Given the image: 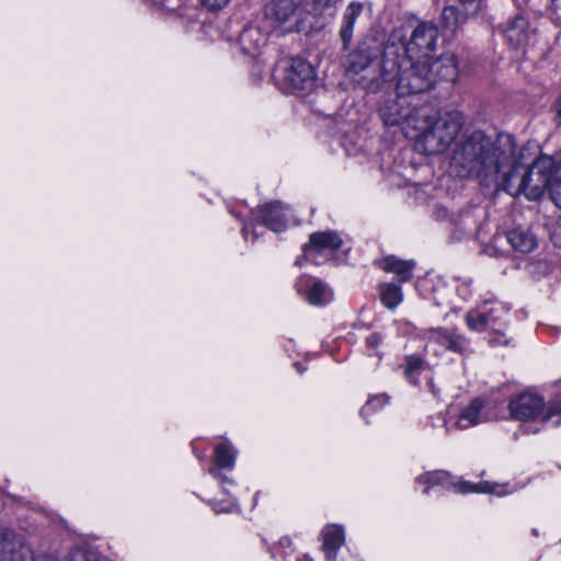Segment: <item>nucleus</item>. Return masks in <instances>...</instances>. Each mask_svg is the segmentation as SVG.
Returning a JSON list of instances; mask_svg holds the SVG:
<instances>
[{
    "mask_svg": "<svg viewBox=\"0 0 561 561\" xmlns=\"http://www.w3.org/2000/svg\"><path fill=\"white\" fill-rule=\"evenodd\" d=\"M514 149L511 135H500L491 140L480 130L463 135L451 151L449 167L459 178H476L480 184L494 188L503 181L502 168L507 167Z\"/></svg>",
    "mask_w": 561,
    "mask_h": 561,
    "instance_id": "1",
    "label": "nucleus"
},
{
    "mask_svg": "<svg viewBox=\"0 0 561 561\" xmlns=\"http://www.w3.org/2000/svg\"><path fill=\"white\" fill-rule=\"evenodd\" d=\"M380 77L385 83L396 82L399 98L427 92L435 84L428 60L400 55L392 49L383 54Z\"/></svg>",
    "mask_w": 561,
    "mask_h": 561,
    "instance_id": "2",
    "label": "nucleus"
},
{
    "mask_svg": "<svg viewBox=\"0 0 561 561\" xmlns=\"http://www.w3.org/2000/svg\"><path fill=\"white\" fill-rule=\"evenodd\" d=\"M552 168L553 160L551 158L540 157L526 172L522 173V165L516 159V145L514 144L507 167L501 170L503 181H499L493 190L505 191L512 196L524 194L528 199L536 201L541 197L546 188H550V184L553 182L551 179Z\"/></svg>",
    "mask_w": 561,
    "mask_h": 561,
    "instance_id": "3",
    "label": "nucleus"
},
{
    "mask_svg": "<svg viewBox=\"0 0 561 561\" xmlns=\"http://www.w3.org/2000/svg\"><path fill=\"white\" fill-rule=\"evenodd\" d=\"M424 122L414 126H403L407 136L415 137L416 149L424 154L445 152L459 135L463 118L459 112H447L426 126Z\"/></svg>",
    "mask_w": 561,
    "mask_h": 561,
    "instance_id": "4",
    "label": "nucleus"
},
{
    "mask_svg": "<svg viewBox=\"0 0 561 561\" xmlns=\"http://www.w3.org/2000/svg\"><path fill=\"white\" fill-rule=\"evenodd\" d=\"M507 409L511 417L520 422L536 420L548 422L561 413V397L546 405L540 396L526 391L511 398Z\"/></svg>",
    "mask_w": 561,
    "mask_h": 561,
    "instance_id": "5",
    "label": "nucleus"
},
{
    "mask_svg": "<svg viewBox=\"0 0 561 561\" xmlns=\"http://www.w3.org/2000/svg\"><path fill=\"white\" fill-rule=\"evenodd\" d=\"M302 0H272L265 7V19L282 34L299 32L302 22Z\"/></svg>",
    "mask_w": 561,
    "mask_h": 561,
    "instance_id": "6",
    "label": "nucleus"
},
{
    "mask_svg": "<svg viewBox=\"0 0 561 561\" xmlns=\"http://www.w3.org/2000/svg\"><path fill=\"white\" fill-rule=\"evenodd\" d=\"M508 308L503 302H494L490 308L484 304L466 314V324L470 330H490L500 333V328H506Z\"/></svg>",
    "mask_w": 561,
    "mask_h": 561,
    "instance_id": "7",
    "label": "nucleus"
},
{
    "mask_svg": "<svg viewBox=\"0 0 561 561\" xmlns=\"http://www.w3.org/2000/svg\"><path fill=\"white\" fill-rule=\"evenodd\" d=\"M283 89L288 93H298L311 90L316 72L313 67L301 58H291L283 70Z\"/></svg>",
    "mask_w": 561,
    "mask_h": 561,
    "instance_id": "8",
    "label": "nucleus"
},
{
    "mask_svg": "<svg viewBox=\"0 0 561 561\" xmlns=\"http://www.w3.org/2000/svg\"><path fill=\"white\" fill-rule=\"evenodd\" d=\"M437 27L431 22L420 23L412 32L402 55L432 60L437 42Z\"/></svg>",
    "mask_w": 561,
    "mask_h": 561,
    "instance_id": "9",
    "label": "nucleus"
},
{
    "mask_svg": "<svg viewBox=\"0 0 561 561\" xmlns=\"http://www.w3.org/2000/svg\"><path fill=\"white\" fill-rule=\"evenodd\" d=\"M33 548L12 530L0 528V561H32Z\"/></svg>",
    "mask_w": 561,
    "mask_h": 561,
    "instance_id": "10",
    "label": "nucleus"
},
{
    "mask_svg": "<svg viewBox=\"0 0 561 561\" xmlns=\"http://www.w3.org/2000/svg\"><path fill=\"white\" fill-rule=\"evenodd\" d=\"M289 215L290 209L279 202L267 203L251 211L252 220L268 227L275 232L286 229Z\"/></svg>",
    "mask_w": 561,
    "mask_h": 561,
    "instance_id": "11",
    "label": "nucleus"
},
{
    "mask_svg": "<svg viewBox=\"0 0 561 561\" xmlns=\"http://www.w3.org/2000/svg\"><path fill=\"white\" fill-rule=\"evenodd\" d=\"M417 111H412L404 101L399 99L388 100L380 107V117L385 125L396 126L407 124V126H414L420 123Z\"/></svg>",
    "mask_w": 561,
    "mask_h": 561,
    "instance_id": "12",
    "label": "nucleus"
},
{
    "mask_svg": "<svg viewBox=\"0 0 561 561\" xmlns=\"http://www.w3.org/2000/svg\"><path fill=\"white\" fill-rule=\"evenodd\" d=\"M380 45L376 39L363 41L346 58V71L359 73L367 69L380 54Z\"/></svg>",
    "mask_w": 561,
    "mask_h": 561,
    "instance_id": "13",
    "label": "nucleus"
},
{
    "mask_svg": "<svg viewBox=\"0 0 561 561\" xmlns=\"http://www.w3.org/2000/svg\"><path fill=\"white\" fill-rule=\"evenodd\" d=\"M495 417L494 413L485 409L483 401L476 398L460 411L455 426L458 430H467L493 421Z\"/></svg>",
    "mask_w": 561,
    "mask_h": 561,
    "instance_id": "14",
    "label": "nucleus"
},
{
    "mask_svg": "<svg viewBox=\"0 0 561 561\" xmlns=\"http://www.w3.org/2000/svg\"><path fill=\"white\" fill-rule=\"evenodd\" d=\"M503 33L511 47L522 48L528 44L534 31L526 18L517 14L507 22Z\"/></svg>",
    "mask_w": 561,
    "mask_h": 561,
    "instance_id": "15",
    "label": "nucleus"
},
{
    "mask_svg": "<svg viewBox=\"0 0 561 561\" xmlns=\"http://www.w3.org/2000/svg\"><path fill=\"white\" fill-rule=\"evenodd\" d=\"M363 12V4L358 2H351L343 14L342 25L340 28V37L343 42V47L347 48L353 37V30L358 22Z\"/></svg>",
    "mask_w": 561,
    "mask_h": 561,
    "instance_id": "16",
    "label": "nucleus"
},
{
    "mask_svg": "<svg viewBox=\"0 0 561 561\" xmlns=\"http://www.w3.org/2000/svg\"><path fill=\"white\" fill-rule=\"evenodd\" d=\"M378 265L382 271L396 274L400 282L405 283L412 278L415 262L412 260H400L391 255L380 260Z\"/></svg>",
    "mask_w": 561,
    "mask_h": 561,
    "instance_id": "17",
    "label": "nucleus"
},
{
    "mask_svg": "<svg viewBox=\"0 0 561 561\" xmlns=\"http://www.w3.org/2000/svg\"><path fill=\"white\" fill-rule=\"evenodd\" d=\"M239 43L245 55L255 56L260 48L265 45L266 34L259 27L248 26L241 32Z\"/></svg>",
    "mask_w": 561,
    "mask_h": 561,
    "instance_id": "18",
    "label": "nucleus"
},
{
    "mask_svg": "<svg viewBox=\"0 0 561 561\" xmlns=\"http://www.w3.org/2000/svg\"><path fill=\"white\" fill-rule=\"evenodd\" d=\"M343 244L340 236L334 231L314 232L309 238V243L304 247V251L314 250L321 252L323 250H339Z\"/></svg>",
    "mask_w": 561,
    "mask_h": 561,
    "instance_id": "19",
    "label": "nucleus"
},
{
    "mask_svg": "<svg viewBox=\"0 0 561 561\" xmlns=\"http://www.w3.org/2000/svg\"><path fill=\"white\" fill-rule=\"evenodd\" d=\"M430 67L437 78L446 81H455L458 75L457 58L454 54H444L438 59L430 60Z\"/></svg>",
    "mask_w": 561,
    "mask_h": 561,
    "instance_id": "20",
    "label": "nucleus"
},
{
    "mask_svg": "<svg viewBox=\"0 0 561 561\" xmlns=\"http://www.w3.org/2000/svg\"><path fill=\"white\" fill-rule=\"evenodd\" d=\"M322 549L331 560L335 559L336 552L344 543V533L339 526H327L322 530Z\"/></svg>",
    "mask_w": 561,
    "mask_h": 561,
    "instance_id": "21",
    "label": "nucleus"
},
{
    "mask_svg": "<svg viewBox=\"0 0 561 561\" xmlns=\"http://www.w3.org/2000/svg\"><path fill=\"white\" fill-rule=\"evenodd\" d=\"M508 243L522 253L531 252L537 247V240L533 233L522 228H515L506 233Z\"/></svg>",
    "mask_w": 561,
    "mask_h": 561,
    "instance_id": "22",
    "label": "nucleus"
},
{
    "mask_svg": "<svg viewBox=\"0 0 561 561\" xmlns=\"http://www.w3.org/2000/svg\"><path fill=\"white\" fill-rule=\"evenodd\" d=\"M422 337L425 340V351L438 355L446 351L448 330L445 328H431L423 332Z\"/></svg>",
    "mask_w": 561,
    "mask_h": 561,
    "instance_id": "23",
    "label": "nucleus"
},
{
    "mask_svg": "<svg viewBox=\"0 0 561 561\" xmlns=\"http://www.w3.org/2000/svg\"><path fill=\"white\" fill-rule=\"evenodd\" d=\"M99 554L91 550H75L64 557L62 561H98ZM32 561H58L55 556L36 553Z\"/></svg>",
    "mask_w": 561,
    "mask_h": 561,
    "instance_id": "24",
    "label": "nucleus"
},
{
    "mask_svg": "<svg viewBox=\"0 0 561 561\" xmlns=\"http://www.w3.org/2000/svg\"><path fill=\"white\" fill-rule=\"evenodd\" d=\"M446 351L453 352L460 356H467L471 353L470 340L457 332V330H448Z\"/></svg>",
    "mask_w": 561,
    "mask_h": 561,
    "instance_id": "25",
    "label": "nucleus"
},
{
    "mask_svg": "<svg viewBox=\"0 0 561 561\" xmlns=\"http://www.w3.org/2000/svg\"><path fill=\"white\" fill-rule=\"evenodd\" d=\"M380 299L385 307L388 309H394L402 301V290L400 286L388 283L381 286Z\"/></svg>",
    "mask_w": 561,
    "mask_h": 561,
    "instance_id": "26",
    "label": "nucleus"
},
{
    "mask_svg": "<svg viewBox=\"0 0 561 561\" xmlns=\"http://www.w3.org/2000/svg\"><path fill=\"white\" fill-rule=\"evenodd\" d=\"M236 461V453L228 444H219L215 448V462L218 468L232 469Z\"/></svg>",
    "mask_w": 561,
    "mask_h": 561,
    "instance_id": "27",
    "label": "nucleus"
},
{
    "mask_svg": "<svg viewBox=\"0 0 561 561\" xmlns=\"http://www.w3.org/2000/svg\"><path fill=\"white\" fill-rule=\"evenodd\" d=\"M307 300L314 306H322L331 300V291L322 282H316L307 293Z\"/></svg>",
    "mask_w": 561,
    "mask_h": 561,
    "instance_id": "28",
    "label": "nucleus"
},
{
    "mask_svg": "<svg viewBox=\"0 0 561 561\" xmlns=\"http://www.w3.org/2000/svg\"><path fill=\"white\" fill-rule=\"evenodd\" d=\"M442 22L445 28L450 30L451 32L456 31L465 23V18L462 16V12H460V8H456L455 5L444 8L442 12Z\"/></svg>",
    "mask_w": 561,
    "mask_h": 561,
    "instance_id": "29",
    "label": "nucleus"
},
{
    "mask_svg": "<svg viewBox=\"0 0 561 561\" xmlns=\"http://www.w3.org/2000/svg\"><path fill=\"white\" fill-rule=\"evenodd\" d=\"M497 488L502 489L500 485H493L490 482H483L478 484H470L468 482H462L457 485V489L460 493H470V492H483V493H496L499 495L504 494V492L501 490H497Z\"/></svg>",
    "mask_w": 561,
    "mask_h": 561,
    "instance_id": "30",
    "label": "nucleus"
},
{
    "mask_svg": "<svg viewBox=\"0 0 561 561\" xmlns=\"http://www.w3.org/2000/svg\"><path fill=\"white\" fill-rule=\"evenodd\" d=\"M388 400L389 398L386 394H376L370 397L366 404L363 407L360 414L364 417L368 416L371 412L385 407L388 403Z\"/></svg>",
    "mask_w": 561,
    "mask_h": 561,
    "instance_id": "31",
    "label": "nucleus"
},
{
    "mask_svg": "<svg viewBox=\"0 0 561 561\" xmlns=\"http://www.w3.org/2000/svg\"><path fill=\"white\" fill-rule=\"evenodd\" d=\"M456 8H460V12H462V16L465 18V22L470 18L476 16L481 7L480 0H459V3L455 5Z\"/></svg>",
    "mask_w": 561,
    "mask_h": 561,
    "instance_id": "32",
    "label": "nucleus"
},
{
    "mask_svg": "<svg viewBox=\"0 0 561 561\" xmlns=\"http://www.w3.org/2000/svg\"><path fill=\"white\" fill-rule=\"evenodd\" d=\"M449 473L447 471H433L422 474L417 478L420 483L443 484L448 481Z\"/></svg>",
    "mask_w": 561,
    "mask_h": 561,
    "instance_id": "33",
    "label": "nucleus"
},
{
    "mask_svg": "<svg viewBox=\"0 0 561 561\" xmlns=\"http://www.w3.org/2000/svg\"><path fill=\"white\" fill-rule=\"evenodd\" d=\"M423 360L417 356H410L405 360L404 375L412 381L414 375L421 369Z\"/></svg>",
    "mask_w": 561,
    "mask_h": 561,
    "instance_id": "34",
    "label": "nucleus"
},
{
    "mask_svg": "<svg viewBox=\"0 0 561 561\" xmlns=\"http://www.w3.org/2000/svg\"><path fill=\"white\" fill-rule=\"evenodd\" d=\"M550 197L553 204L561 209V181L556 180L550 184Z\"/></svg>",
    "mask_w": 561,
    "mask_h": 561,
    "instance_id": "35",
    "label": "nucleus"
},
{
    "mask_svg": "<svg viewBox=\"0 0 561 561\" xmlns=\"http://www.w3.org/2000/svg\"><path fill=\"white\" fill-rule=\"evenodd\" d=\"M504 329L505 328H500V333H495L494 331H491V336H490L489 342L492 346L508 344L510 340L506 337V335L504 333Z\"/></svg>",
    "mask_w": 561,
    "mask_h": 561,
    "instance_id": "36",
    "label": "nucleus"
},
{
    "mask_svg": "<svg viewBox=\"0 0 561 561\" xmlns=\"http://www.w3.org/2000/svg\"><path fill=\"white\" fill-rule=\"evenodd\" d=\"M229 1L230 0H201L202 4L210 11L224 8Z\"/></svg>",
    "mask_w": 561,
    "mask_h": 561,
    "instance_id": "37",
    "label": "nucleus"
},
{
    "mask_svg": "<svg viewBox=\"0 0 561 561\" xmlns=\"http://www.w3.org/2000/svg\"><path fill=\"white\" fill-rule=\"evenodd\" d=\"M234 506L236 504L233 502H229L227 505H219L218 503L213 504V507L217 513H229Z\"/></svg>",
    "mask_w": 561,
    "mask_h": 561,
    "instance_id": "38",
    "label": "nucleus"
},
{
    "mask_svg": "<svg viewBox=\"0 0 561 561\" xmlns=\"http://www.w3.org/2000/svg\"><path fill=\"white\" fill-rule=\"evenodd\" d=\"M366 343L369 347L375 348L381 343V336L378 333H373L367 337Z\"/></svg>",
    "mask_w": 561,
    "mask_h": 561,
    "instance_id": "39",
    "label": "nucleus"
},
{
    "mask_svg": "<svg viewBox=\"0 0 561 561\" xmlns=\"http://www.w3.org/2000/svg\"><path fill=\"white\" fill-rule=\"evenodd\" d=\"M461 285L457 288L458 293L460 295H466L468 291V288L472 284V280L470 278H460Z\"/></svg>",
    "mask_w": 561,
    "mask_h": 561,
    "instance_id": "40",
    "label": "nucleus"
},
{
    "mask_svg": "<svg viewBox=\"0 0 561 561\" xmlns=\"http://www.w3.org/2000/svg\"><path fill=\"white\" fill-rule=\"evenodd\" d=\"M279 545L282 547H289L291 545V540L288 537H284L279 540Z\"/></svg>",
    "mask_w": 561,
    "mask_h": 561,
    "instance_id": "41",
    "label": "nucleus"
},
{
    "mask_svg": "<svg viewBox=\"0 0 561 561\" xmlns=\"http://www.w3.org/2000/svg\"><path fill=\"white\" fill-rule=\"evenodd\" d=\"M161 5L165 9V10H174V8H172L171 5H169V1L168 0H162L161 1Z\"/></svg>",
    "mask_w": 561,
    "mask_h": 561,
    "instance_id": "42",
    "label": "nucleus"
},
{
    "mask_svg": "<svg viewBox=\"0 0 561 561\" xmlns=\"http://www.w3.org/2000/svg\"><path fill=\"white\" fill-rule=\"evenodd\" d=\"M209 473H210L211 476H214L215 478H217V479H220V478H221V476L219 474V472H218V471H217V469H215V468H210V469H209Z\"/></svg>",
    "mask_w": 561,
    "mask_h": 561,
    "instance_id": "43",
    "label": "nucleus"
},
{
    "mask_svg": "<svg viewBox=\"0 0 561 561\" xmlns=\"http://www.w3.org/2000/svg\"><path fill=\"white\" fill-rule=\"evenodd\" d=\"M551 3L553 4L554 8H561V0H551Z\"/></svg>",
    "mask_w": 561,
    "mask_h": 561,
    "instance_id": "44",
    "label": "nucleus"
},
{
    "mask_svg": "<svg viewBox=\"0 0 561 561\" xmlns=\"http://www.w3.org/2000/svg\"><path fill=\"white\" fill-rule=\"evenodd\" d=\"M558 116L560 117L561 119V99L559 100L558 102Z\"/></svg>",
    "mask_w": 561,
    "mask_h": 561,
    "instance_id": "45",
    "label": "nucleus"
},
{
    "mask_svg": "<svg viewBox=\"0 0 561 561\" xmlns=\"http://www.w3.org/2000/svg\"><path fill=\"white\" fill-rule=\"evenodd\" d=\"M248 229H249V228H248V226H247V225H245V226H243V228H242V232H243V234H244V236H247V233H248Z\"/></svg>",
    "mask_w": 561,
    "mask_h": 561,
    "instance_id": "46",
    "label": "nucleus"
},
{
    "mask_svg": "<svg viewBox=\"0 0 561 561\" xmlns=\"http://www.w3.org/2000/svg\"><path fill=\"white\" fill-rule=\"evenodd\" d=\"M304 561H312V559L309 556H305Z\"/></svg>",
    "mask_w": 561,
    "mask_h": 561,
    "instance_id": "47",
    "label": "nucleus"
},
{
    "mask_svg": "<svg viewBox=\"0 0 561 561\" xmlns=\"http://www.w3.org/2000/svg\"><path fill=\"white\" fill-rule=\"evenodd\" d=\"M98 561H106L105 559H101L100 557L98 558Z\"/></svg>",
    "mask_w": 561,
    "mask_h": 561,
    "instance_id": "48",
    "label": "nucleus"
}]
</instances>
